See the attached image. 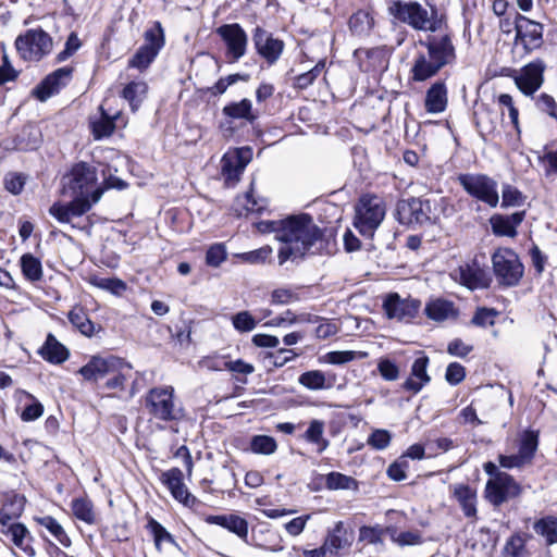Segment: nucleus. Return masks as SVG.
<instances>
[{
  "mask_svg": "<svg viewBox=\"0 0 557 557\" xmlns=\"http://www.w3.org/2000/svg\"><path fill=\"white\" fill-rule=\"evenodd\" d=\"M324 421L313 419L310 421L307 431L302 435L306 442L317 445V451L319 454H322L330 445L329 440L324 437Z\"/></svg>",
  "mask_w": 557,
  "mask_h": 557,
  "instance_id": "nucleus-37",
  "label": "nucleus"
},
{
  "mask_svg": "<svg viewBox=\"0 0 557 557\" xmlns=\"http://www.w3.org/2000/svg\"><path fill=\"white\" fill-rule=\"evenodd\" d=\"M454 496L458 500L466 517H476V493L474 490L469 485L459 484L454 488Z\"/></svg>",
  "mask_w": 557,
  "mask_h": 557,
  "instance_id": "nucleus-33",
  "label": "nucleus"
},
{
  "mask_svg": "<svg viewBox=\"0 0 557 557\" xmlns=\"http://www.w3.org/2000/svg\"><path fill=\"white\" fill-rule=\"evenodd\" d=\"M123 367V361L120 358L110 356L107 358L95 356L84 367L78 370V373L88 381H97L106 375L113 374L115 371Z\"/></svg>",
  "mask_w": 557,
  "mask_h": 557,
  "instance_id": "nucleus-22",
  "label": "nucleus"
},
{
  "mask_svg": "<svg viewBox=\"0 0 557 557\" xmlns=\"http://www.w3.org/2000/svg\"><path fill=\"white\" fill-rule=\"evenodd\" d=\"M24 509L23 498L14 495L10 502L0 509V533L5 534L8 529L13 525L20 524L14 522V519L18 518Z\"/></svg>",
  "mask_w": 557,
  "mask_h": 557,
  "instance_id": "nucleus-32",
  "label": "nucleus"
},
{
  "mask_svg": "<svg viewBox=\"0 0 557 557\" xmlns=\"http://www.w3.org/2000/svg\"><path fill=\"white\" fill-rule=\"evenodd\" d=\"M222 113L233 120H246L252 123L257 114L252 110V102L249 99H242L238 102H231L222 109Z\"/></svg>",
  "mask_w": 557,
  "mask_h": 557,
  "instance_id": "nucleus-35",
  "label": "nucleus"
},
{
  "mask_svg": "<svg viewBox=\"0 0 557 557\" xmlns=\"http://www.w3.org/2000/svg\"><path fill=\"white\" fill-rule=\"evenodd\" d=\"M535 103L541 111L557 120V102L550 95L541 94L536 98Z\"/></svg>",
  "mask_w": 557,
  "mask_h": 557,
  "instance_id": "nucleus-64",
  "label": "nucleus"
},
{
  "mask_svg": "<svg viewBox=\"0 0 557 557\" xmlns=\"http://www.w3.org/2000/svg\"><path fill=\"white\" fill-rule=\"evenodd\" d=\"M398 221L405 225H423L435 220L431 200L409 198L397 205Z\"/></svg>",
  "mask_w": 557,
  "mask_h": 557,
  "instance_id": "nucleus-12",
  "label": "nucleus"
},
{
  "mask_svg": "<svg viewBox=\"0 0 557 557\" xmlns=\"http://www.w3.org/2000/svg\"><path fill=\"white\" fill-rule=\"evenodd\" d=\"M430 359L424 352L420 351L410 368V375L405 380L401 387L404 391L418 394L425 385L431 382L428 373Z\"/></svg>",
  "mask_w": 557,
  "mask_h": 557,
  "instance_id": "nucleus-24",
  "label": "nucleus"
},
{
  "mask_svg": "<svg viewBox=\"0 0 557 557\" xmlns=\"http://www.w3.org/2000/svg\"><path fill=\"white\" fill-rule=\"evenodd\" d=\"M271 253L272 248L270 246H263L259 249L242 253L240 258L247 263L257 264L264 262Z\"/></svg>",
  "mask_w": 557,
  "mask_h": 557,
  "instance_id": "nucleus-60",
  "label": "nucleus"
},
{
  "mask_svg": "<svg viewBox=\"0 0 557 557\" xmlns=\"http://www.w3.org/2000/svg\"><path fill=\"white\" fill-rule=\"evenodd\" d=\"M89 283L97 288L108 290L117 296L122 295L127 288L126 283L116 277L92 275L89 277Z\"/></svg>",
  "mask_w": 557,
  "mask_h": 557,
  "instance_id": "nucleus-43",
  "label": "nucleus"
},
{
  "mask_svg": "<svg viewBox=\"0 0 557 557\" xmlns=\"http://www.w3.org/2000/svg\"><path fill=\"white\" fill-rule=\"evenodd\" d=\"M146 408L154 419L172 422L184 417V410L174 403V388L160 386L151 388L146 396Z\"/></svg>",
  "mask_w": 557,
  "mask_h": 557,
  "instance_id": "nucleus-5",
  "label": "nucleus"
},
{
  "mask_svg": "<svg viewBox=\"0 0 557 557\" xmlns=\"http://www.w3.org/2000/svg\"><path fill=\"white\" fill-rule=\"evenodd\" d=\"M100 116L97 120L91 121V129L95 139H101L110 136L115 128L114 122L121 117V113L108 114L102 107H100Z\"/></svg>",
  "mask_w": 557,
  "mask_h": 557,
  "instance_id": "nucleus-36",
  "label": "nucleus"
},
{
  "mask_svg": "<svg viewBox=\"0 0 557 557\" xmlns=\"http://www.w3.org/2000/svg\"><path fill=\"white\" fill-rule=\"evenodd\" d=\"M450 275L454 281L471 290L486 288L491 283L488 273L475 262L458 267Z\"/></svg>",
  "mask_w": 557,
  "mask_h": 557,
  "instance_id": "nucleus-21",
  "label": "nucleus"
},
{
  "mask_svg": "<svg viewBox=\"0 0 557 557\" xmlns=\"http://www.w3.org/2000/svg\"><path fill=\"white\" fill-rule=\"evenodd\" d=\"M41 527L47 529L55 540L63 546L69 547L71 540L65 533L63 527L51 516H45L38 519Z\"/></svg>",
  "mask_w": 557,
  "mask_h": 557,
  "instance_id": "nucleus-45",
  "label": "nucleus"
},
{
  "mask_svg": "<svg viewBox=\"0 0 557 557\" xmlns=\"http://www.w3.org/2000/svg\"><path fill=\"white\" fill-rule=\"evenodd\" d=\"M388 13L414 30L436 33L442 28V20L437 17L436 10L429 12L417 1L395 0L389 4Z\"/></svg>",
  "mask_w": 557,
  "mask_h": 557,
  "instance_id": "nucleus-2",
  "label": "nucleus"
},
{
  "mask_svg": "<svg viewBox=\"0 0 557 557\" xmlns=\"http://www.w3.org/2000/svg\"><path fill=\"white\" fill-rule=\"evenodd\" d=\"M525 212L519 211L509 215L494 214L490 219L492 231L497 236L515 237L517 227L522 223Z\"/></svg>",
  "mask_w": 557,
  "mask_h": 557,
  "instance_id": "nucleus-26",
  "label": "nucleus"
},
{
  "mask_svg": "<svg viewBox=\"0 0 557 557\" xmlns=\"http://www.w3.org/2000/svg\"><path fill=\"white\" fill-rule=\"evenodd\" d=\"M507 556L510 557H524L525 555V542L520 535H513L507 542L505 546Z\"/></svg>",
  "mask_w": 557,
  "mask_h": 557,
  "instance_id": "nucleus-62",
  "label": "nucleus"
},
{
  "mask_svg": "<svg viewBox=\"0 0 557 557\" xmlns=\"http://www.w3.org/2000/svg\"><path fill=\"white\" fill-rule=\"evenodd\" d=\"M216 34L225 45V58L228 62L235 63L246 54L248 37L239 24L222 25L216 28Z\"/></svg>",
  "mask_w": 557,
  "mask_h": 557,
  "instance_id": "nucleus-13",
  "label": "nucleus"
},
{
  "mask_svg": "<svg viewBox=\"0 0 557 557\" xmlns=\"http://www.w3.org/2000/svg\"><path fill=\"white\" fill-rule=\"evenodd\" d=\"M503 207H518L521 206L524 202L525 197L522 195V193L511 186V185H504L503 186Z\"/></svg>",
  "mask_w": 557,
  "mask_h": 557,
  "instance_id": "nucleus-53",
  "label": "nucleus"
},
{
  "mask_svg": "<svg viewBox=\"0 0 557 557\" xmlns=\"http://www.w3.org/2000/svg\"><path fill=\"white\" fill-rule=\"evenodd\" d=\"M226 530L236 534L245 543H248V522L244 518L237 515H230V521Z\"/></svg>",
  "mask_w": 557,
  "mask_h": 557,
  "instance_id": "nucleus-56",
  "label": "nucleus"
},
{
  "mask_svg": "<svg viewBox=\"0 0 557 557\" xmlns=\"http://www.w3.org/2000/svg\"><path fill=\"white\" fill-rule=\"evenodd\" d=\"M20 265L24 277L36 283L41 281L44 276V270L41 261L32 253H24L20 259Z\"/></svg>",
  "mask_w": 557,
  "mask_h": 557,
  "instance_id": "nucleus-38",
  "label": "nucleus"
},
{
  "mask_svg": "<svg viewBox=\"0 0 557 557\" xmlns=\"http://www.w3.org/2000/svg\"><path fill=\"white\" fill-rule=\"evenodd\" d=\"M462 188L473 198L488 205L492 208L497 207L499 195L497 182L485 174H459L457 177Z\"/></svg>",
  "mask_w": 557,
  "mask_h": 557,
  "instance_id": "nucleus-8",
  "label": "nucleus"
},
{
  "mask_svg": "<svg viewBox=\"0 0 557 557\" xmlns=\"http://www.w3.org/2000/svg\"><path fill=\"white\" fill-rule=\"evenodd\" d=\"M248 75L242 74H231L226 77L220 78L212 87L209 88V91L213 96L222 95L226 91V89L236 84L239 81H247Z\"/></svg>",
  "mask_w": 557,
  "mask_h": 557,
  "instance_id": "nucleus-55",
  "label": "nucleus"
},
{
  "mask_svg": "<svg viewBox=\"0 0 557 557\" xmlns=\"http://www.w3.org/2000/svg\"><path fill=\"white\" fill-rule=\"evenodd\" d=\"M386 214L384 200L375 195H363L355 205L354 226L362 236L372 237Z\"/></svg>",
  "mask_w": 557,
  "mask_h": 557,
  "instance_id": "nucleus-3",
  "label": "nucleus"
},
{
  "mask_svg": "<svg viewBox=\"0 0 557 557\" xmlns=\"http://www.w3.org/2000/svg\"><path fill=\"white\" fill-rule=\"evenodd\" d=\"M476 126L481 132L492 133L496 128L497 113L488 108L482 109L476 114Z\"/></svg>",
  "mask_w": 557,
  "mask_h": 557,
  "instance_id": "nucleus-51",
  "label": "nucleus"
},
{
  "mask_svg": "<svg viewBox=\"0 0 557 557\" xmlns=\"http://www.w3.org/2000/svg\"><path fill=\"white\" fill-rule=\"evenodd\" d=\"M72 510L74 516L88 523L92 524L96 520V515L90 500L85 498H77L72 502Z\"/></svg>",
  "mask_w": 557,
  "mask_h": 557,
  "instance_id": "nucleus-46",
  "label": "nucleus"
},
{
  "mask_svg": "<svg viewBox=\"0 0 557 557\" xmlns=\"http://www.w3.org/2000/svg\"><path fill=\"white\" fill-rule=\"evenodd\" d=\"M377 371L385 381H396L400 376V369L395 361L389 358H380L377 361Z\"/></svg>",
  "mask_w": 557,
  "mask_h": 557,
  "instance_id": "nucleus-52",
  "label": "nucleus"
},
{
  "mask_svg": "<svg viewBox=\"0 0 557 557\" xmlns=\"http://www.w3.org/2000/svg\"><path fill=\"white\" fill-rule=\"evenodd\" d=\"M368 357L367 351H352V350H344V351H330L325 355V360L332 364H344L350 362L355 359H363Z\"/></svg>",
  "mask_w": 557,
  "mask_h": 557,
  "instance_id": "nucleus-50",
  "label": "nucleus"
},
{
  "mask_svg": "<svg viewBox=\"0 0 557 557\" xmlns=\"http://www.w3.org/2000/svg\"><path fill=\"white\" fill-rule=\"evenodd\" d=\"M38 354L44 360L53 364H61L70 357L69 349L52 334L47 335V338L44 345L39 348Z\"/></svg>",
  "mask_w": 557,
  "mask_h": 557,
  "instance_id": "nucleus-29",
  "label": "nucleus"
},
{
  "mask_svg": "<svg viewBox=\"0 0 557 557\" xmlns=\"http://www.w3.org/2000/svg\"><path fill=\"white\" fill-rule=\"evenodd\" d=\"M447 88L443 82L434 83L428 90L424 100L426 112L432 114L442 113L447 107Z\"/></svg>",
  "mask_w": 557,
  "mask_h": 557,
  "instance_id": "nucleus-31",
  "label": "nucleus"
},
{
  "mask_svg": "<svg viewBox=\"0 0 557 557\" xmlns=\"http://www.w3.org/2000/svg\"><path fill=\"white\" fill-rule=\"evenodd\" d=\"M4 536L27 557H34L36 549L33 546L34 539L28 529L20 523L8 529Z\"/></svg>",
  "mask_w": 557,
  "mask_h": 557,
  "instance_id": "nucleus-30",
  "label": "nucleus"
},
{
  "mask_svg": "<svg viewBox=\"0 0 557 557\" xmlns=\"http://www.w3.org/2000/svg\"><path fill=\"white\" fill-rule=\"evenodd\" d=\"M144 40V45L139 47L128 61L129 67H135L140 71L146 70L163 48L164 32L160 22H154L151 27L145 30Z\"/></svg>",
  "mask_w": 557,
  "mask_h": 557,
  "instance_id": "nucleus-9",
  "label": "nucleus"
},
{
  "mask_svg": "<svg viewBox=\"0 0 557 557\" xmlns=\"http://www.w3.org/2000/svg\"><path fill=\"white\" fill-rule=\"evenodd\" d=\"M349 29L356 36H366L373 26V17L369 12L359 10L349 18Z\"/></svg>",
  "mask_w": 557,
  "mask_h": 557,
  "instance_id": "nucleus-42",
  "label": "nucleus"
},
{
  "mask_svg": "<svg viewBox=\"0 0 557 557\" xmlns=\"http://www.w3.org/2000/svg\"><path fill=\"white\" fill-rule=\"evenodd\" d=\"M533 529L535 533L542 536L547 545L557 543V518L553 516L544 517L537 520Z\"/></svg>",
  "mask_w": 557,
  "mask_h": 557,
  "instance_id": "nucleus-40",
  "label": "nucleus"
},
{
  "mask_svg": "<svg viewBox=\"0 0 557 557\" xmlns=\"http://www.w3.org/2000/svg\"><path fill=\"white\" fill-rule=\"evenodd\" d=\"M520 493V484L506 472L496 473L494 478L487 481L485 487V496L494 506H499L519 496Z\"/></svg>",
  "mask_w": 557,
  "mask_h": 557,
  "instance_id": "nucleus-14",
  "label": "nucleus"
},
{
  "mask_svg": "<svg viewBox=\"0 0 557 557\" xmlns=\"http://www.w3.org/2000/svg\"><path fill=\"white\" fill-rule=\"evenodd\" d=\"M147 90L148 86L145 82H131L124 87L122 96L129 102L132 110L135 111L145 99Z\"/></svg>",
  "mask_w": 557,
  "mask_h": 557,
  "instance_id": "nucleus-41",
  "label": "nucleus"
},
{
  "mask_svg": "<svg viewBox=\"0 0 557 557\" xmlns=\"http://www.w3.org/2000/svg\"><path fill=\"white\" fill-rule=\"evenodd\" d=\"M335 381V375L330 380L321 370H310L304 372L298 377V383L311 391L331 388Z\"/></svg>",
  "mask_w": 557,
  "mask_h": 557,
  "instance_id": "nucleus-34",
  "label": "nucleus"
},
{
  "mask_svg": "<svg viewBox=\"0 0 557 557\" xmlns=\"http://www.w3.org/2000/svg\"><path fill=\"white\" fill-rule=\"evenodd\" d=\"M496 311L487 308H480L474 313L471 322L472 324L481 327H486L494 324Z\"/></svg>",
  "mask_w": 557,
  "mask_h": 557,
  "instance_id": "nucleus-63",
  "label": "nucleus"
},
{
  "mask_svg": "<svg viewBox=\"0 0 557 557\" xmlns=\"http://www.w3.org/2000/svg\"><path fill=\"white\" fill-rule=\"evenodd\" d=\"M424 312L429 319L436 322L455 320L459 314V310L455 304L444 298L430 300L424 308Z\"/></svg>",
  "mask_w": 557,
  "mask_h": 557,
  "instance_id": "nucleus-28",
  "label": "nucleus"
},
{
  "mask_svg": "<svg viewBox=\"0 0 557 557\" xmlns=\"http://www.w3.org/2000/svg\"><path fill=\"white\" fill-rule=\"evenodd\" d=\"M546 63L542 59H535L520 69L513 77L517 88L528 97H532L544 84Z\"/></svg>",
  "mask_w": 557,
  "mask_h": 557,
  "instance_id": "nucleus-16",
  "label": "nucleus"
},
{
  "mask_svg": "<svg viewBox=\"0 0 557 557\" xmlns=\"http://www.w3.org/2000/svg\"><path fill=\"white\" fill-rule=\"evenodd\" d=\"M539 445V433L525 431L519 441L518 453L511 455H499L498 461L503 468H522L532 462Z\"/></svg>",
  "mask_w": 557,
  "mask_h": 557,
  "instance_id": "nucleus-15",
  "label": "nucleus"
},
{
  "mask_svg": "<svg viewBox=\"0 0 557 557\" xmlns=\"http://www.w3.org/2000/svg\"><path fill=\"white\" fill-rule=\"evenodd\" d=\"M15 49L24 61L39 62L53 48L52 37L41 28H32L15 39Z\"/></svg>",
  "mask_w": 557,
  "mask_h": 557,
  "instance_id": "nucleus-4",
  "label": "nucleus"
},
{
  "mask_svg": "<svg viewBox=\"0 0 557 557\" xmlns=\"http://www.w3.org/2000/svg\"><path fill=\"white\" fill-rule=\"evenodd\" d=\"M325 485L329 490H358V482L352 476L341 472H330L325 478Z\"/></svg>",
  "mask_w": 557,
  "mask_h": 557,
  "instance_id": "nucleus-44",
  "label": "nucleus"
},
{
  "mask_svg": "<svg viewBox=\"0 0 557 557\" xmlns=\"http://www.w3.org/2000/svg\"><path fill=\"white\" fill-rule=\"evenodd\" d=\"M232 323L238 332H250L257 326V321L248 311H240L233 315Z\"/></svg>",
  "mask_w": 557,
  "mask_h": 557,
  "instance_id": "nucleus-54",
  "label": "nucleus"
},
{
  "mask_svg": "<svg viewBox=\"0 0 557 557\" xmlns=\"http://www.w3.org/2000/svg\"><path fill=\"white\" fill-rule=\"evenodd\" d=\"M82 46V41L75 33H71L66 39L64 49L58 53L57 61L63 62L73 55Z\"/></svg>",
  "mask_w": 557,
  "mask_h": 557,
  "instance_id": "nucleus-61",
  "label": "nucleus"
},
{
  "mask_svg": "<svg viewBox=\"0 0 557 557\" xmlns=\"http://www.w3.org/2000/svg\"><path fill=\"white\" fill-rule=\"evenodd\" d=\"M275 238L282 244L278 249V263L302 259L315 253L322 246L323 231L309 214L293 215L283 220Z\"/></svg>",
  "mask_w": 557,
  "mask_h": 557,
  "instance_id": "nucleus-1",
  "label": "nucleus"
},
{
  "mask_svg": "<svg viewBox=\"0 0 557 557\" xmlns=\"http://www.w3.org/2000/svg\"><path fill=\"white\" fill-rule=\"evenodd\" d=\"M383 308L389 319H396L401 322H410L414 319L421 308V301L413 298H401L398 294H389Z\"/></svg>",
  "mask_w": 557,
  "mask_h": 557,
  "instance_id": "nucleus-19",
  "label": "nucleus"
},
{
  "mask_svg": "<svg viewBox=\"0 0 557 557\" xmlns=\"http://www.w3.org/2000/svg\"><path fill=\"white\" fill-rule=\"evenodd\" d=\"M441 69L443 67L430 57L428 51H419L414 57L411 67L412 79L416 82H424L435 76Z\"/></svg>",
  "mask_w": 557,
  "mask_h": 557,
  "instance_id": "nucleus-27",
  "label": "nucleus"
},
{
  "mask_svg": "<svg viewBox=\"0 0 557 557\" xmlns=\"http://www.w3.org/2000/svg\"><path fill=\"white\" fill-rule=\"evenodd\" d=\"M515 30V46L517 49L521 48L524 54L539 50L544 44L543 25L524 15H516Z\"/></svg>",
  "mask_w": 557,
  "mask_h": 557,
  "instance_id": "nucleus-10",
  "label": "nucleus"
},
{
  "mask_svg": "<svg viewBox=\"0 0 557 557\" xmlns=\"http://www.w3.org/2000/svg\"><path fill=\"white\" fill-rule=\"evenodd\" d=\"M418 45L424 47L442 67L451 64L456 59V49L448 33L429 35L425 39H420Z\"/></svg>",
  "mask_w": 557,
  "mask_h": 557,
  "instance_id": "nucleus-17",
  "label": "nucleus"
},
{
  "mask_svg": "<svg viewBox=\"0 0 557 557\" xmlns=\"http://www.w3.org/2000/svg\"><path fill=\"white\" fill-rule=\"evenodd\" d=\"M250 449L255 454L272 455L277 449L276 441L268 435H255L250 441Z\"/></svg>",
  "mask_w": 557,
  "mask_h": 557,
  "instance_id": "nucleus-49",
  "label": "nucleus"
},
{
  "mask_svg": "<svg viewBox=\"0 0 557 557\" xmlns=\"http://www.w3.org/2000/svg\"><path fill=\"white\" fill-rule=\"evenodd\" d=\"M349 544L346 536V529L344 523L338 521L333 531L327 535L324 542V549L327 550L329 555H336L337 552Z\"/></svg>",
  "mask_w": 557,
  "mask_h": 557,
  "instance_id": "nucleus-39",
  "label": "nucleus"
},
{
  "mask_svg": "<svg viewBox=\"0 0 557 557\" xmlns=\"http://www.w3.org/2000/svg\"><path fill=\"white\" fill-rule=\"evenodd\" d=\"M183 472L178 468H171L162 472L160 480L169 488L172 496L180 503L189 506L195 503V497L188 492L183 482Z\"/></svg>",
  "mask_w": 557,
  "mask_h": 557,
  "instance_id": "nucleus-25",
  "label": "nucleus"
},
{
  "mask_svg": "<svg viewBox=\"0 0 557 557\" xmlns=\"http://www.w3.org/2000/svg\"><path fill=\"white\" fill-rule=\"evenodd\" d=\"M96 169L86 162H78L62 178V194L90 198V189L97 183Z\"/></svg>",
  "mask_w": 557,
  "mask_h": 557,
  "instance_id": "nucleus-7",
  "label": "nucleus"
},
{
  "mask_svg": "<svg viewBox=\"0 0 557 557\" xmlns=\"http://www.w3.org/2000/svg\"><path fill=\"white\" fill-rule=\"evenodd\" d=\"M103 195V188H95L89 197L72 196L73 200L69 203L55 202L49 213L60 223H71L74 218L82 216L88 212L92 205L97 203Z\"/></svg>",
  "mask_w": 557,
  "mask_h": 557,
  "instance_id": "nucleus-11",
  "label": "nucleus"
},
{
  "mask_svg": "<svg viewBox=\"0 0 557 557\" xmlns=\"http://www.w3.org/2000/svg\"><path fill=\"white\" fill-rule=\"evenodd\" d=\"M393 541L399 546L420 545L423 540L419 531H404L393 535Z\"/></svg>",
  "mask_w": 557,
  "mask_h": 557,
  "instance_id": "nucleus-59",
  "label": "nucleus"
},
{
  "mask_svg": "<svg viewBox=\"0 0 557 557\" xmlns=\"http://www.w3.org/2000/svg\"><path fill=\"white\" fill-rule=\"evenodd\" d=\"M72 73L73 69L70 66L55 70L34 89V96L40 101H46L71 81Z\"/></svg>",
  "mask_w": 557,
  "mask_h": 557,
  "instance_id": "nucleus-23",
  "label": "nucleus"
},
{
  "mask_svg": "<svg viewBox=\"0 0 557 557\" xmlns=\"http://www.w3.org/2000/svg\"><path fill=\"white\" fill-rule=\"evenodd\" d=\"M70 322L84 335L91 336L95 331L94 323L81 308H75L69 313Z\"/></svg>",
  "mask_w": 557,
  "mask_h": 557,
  "instance_id": "nucleus-47",
  "label": "nucleus"
},
{
  "mask_svg": "<svg viewBox=\"0 0 557 557\" xmlns=\"http://www.w3.org/2000/svg\"><path fill=\"white\" fill-rule=\"evenodd\" d=\"M226 256L225 246L223 244H214L207 250L206 262L208 265L216 268L225 261Z\"/></svg>",
  "mask_w": 557,
  "mask_h": 557,
  "instance_id": "nucleus-58",
  "label": "nucleus"
},
{
  "mask_svg": "<svg viewBox=\"0 0 557 557\" xmlns=\"http://www.w3.org/2000/svg\"><path fill=\"white\" fill-rule=\"evenodd\" d=\"M251 159L252 149L250 147L227 151L221 160V171L226 183L236 184Z\"/></svg>",
  "mask_w": 557,
  "mask_h": 557,
  "instance_id": "nucleus-18",
  "label": "nucleus"
},
{
  "mask_svg": "<svg viewBox=\"0 0 557 557\" xmlns=\"http://www.w3.org/2000/svg\"><path fill=\"white\" fill-rule=\"evenodd\" d=\"M492 264L495 277L503 286H516L523 276V264L510 248H498L492 256Z\"/></svg>",
  "mask_w": 557,
  "mask_h": 557,
  "instance_id": "nucleus-6",
  "label": "nucleus"
},
{
  "mask_svg": "<svg viewBox=\"0 0 557 557\" xmlns=\"http://www.w3.org/2000/svg\"><path fill=\"white\" fill-rule=\"evenodd\" d=\"M147 528L152 533L154 544L158 549L161 548V545L163 543H169L174 546H178L177 543L175 542L174 537L172 536V534L169 533L166 531V529L161 523H159L157 520H154L153 518H150L148 520Z\"/></svg>",
  "mask_w": 557,
  "mask_h": 557,
  "instance_id": "nucleus-48",
  "label": "nucleus"
},
{
  "mask_svg": "<svg viewBox=\"0 0 557 557\" xmlns=\"http://www.w3.org/2000/svg\"><path fill=\"white\" fill-rule=\"evenodd\" d=\"M253 46L260 57L270 65L274 64L284 50L283 40L273 37L271 33L257 26L252 34Z\"/></svg>",
  "mask_w": 557,
  "mask_h": 557,
  "instance_id": "nucleus-20",
  "label": "nucleus"
},
{
  "mask_svg": "<svg viewBox=\"0 0 557 557\" xmlns=\"http://www.w3.org/2000/svg\"><path fill=\"white\" fill-rule=\"evenodd\" d=\"M392 440V435L387 430L379 429L370 434L368 437V445L374 449H385Z\"/></svg>",
  "mask_w": 557,
  "mask_h": 557,
  "instance_id": "nucleus-57",
  "label": "nucleus"
}]
</instances>
